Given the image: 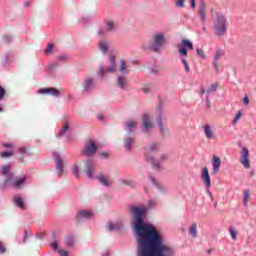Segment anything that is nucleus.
<instances>
[{
  "label": "nucleus",
  "mask_w": 256,
  "mask_h": 256,
  "mask_svg": "<svg viewBox=\"0 0 256 256\" xmlns=\"http://www.w3.org/2000/svg\"><path fill=\"white\" fill-rule=\"evenodd\" d=\"M131 213L136 219L134 231L137 241V256H173L175 251L171 245L167 244L165 236L152 224L144 223L143 218L147 214V207L133 206Z\"/></svg>",
  "instance_id": "1"
},
{
  "label": "nucleus",
  "mask_w": 256,
  "mask_h": 256,
  "mask_svg": "<svg viewBox=\"0 0 256 256\" xmlns=\"http://www.w3.org/2000/svg\"><path fill=\"white\" fill-rule=\"evenodd\" d=\"M165 33L163 32H156L153 35V43L151 45L147 44V42H144L142 44V49L147 50L149 49L150 51H154L157 53L163 48V45H165Z\"/></svg>",
  "instance_id": "2"
},
{
  "label": "nucleus",
  "mask_w": 256,
  "mask_h": 256,
  "mask_svg": "<svg viewBox=\"0 0 256 256\" xmlns=\"http://www.w3.org/2000/svg\"><path fill=\"white\" fill-rule=\"evenodd\" d=\"M214 33L217 37H223L227 33V18L223 13H217L214 19Z\"/></svg>",
  "instance_id": "3"
},
{
  "label": "nucleus",
  "mask_w": 256,
  "mask_h": 256,
  "mask_svg": "<svg viewBox=\"0 0 256 256\" xmlns=\"http://www.w3.org/2000/svg\"><path fill=\"white\" fill-rule=\"evenodd\" d=\"M109 63H110V66H108L106 70L103 67V65L100 66V69L98 72L100 79H103V77H105L107 73H115V69H117V66L115 65V56L113 55L109 56Z\"/></svg>",
  "instance_id": "4"
},
{
  "label": "nucleus",
  "mask_w": 256,
  "mask_h": 256,
  "mask_svg": "<svg viewBox=\"0 0 256 256\" xmlns=\"http://www.w3.org/2000/svg\"><path fill=\"white\" fill-rule=\"evenodd\" d=\"M179 53L184 57H187V51H193V42L182 39L181 43L178 44Z\"/></svg>",
  "instance_id": "5"
},
{
  "label": "nucleus",
  "mask_w": 256,
  "mask_h": 256,
  "mask_svg": "<svg viewBox=\"0 0 256 256\" xmlns=\"http://www.w3.org/2000/svg\"><path fill=\"white\" fill-rule=\"evenodd\" d=\"M97 151V144H95V141L89 140L86 142L85 148L83 150V154L86 155V157H91V155H95Z\"/></svg>",
  "instance_id": "6"
},
{
  "label": "nucleus",
  "mask_w": 256,
  "mask_h": 256,
  "mask_svg": "<svg viewBox=\"0 0 256 256\" xmlns=\"http://www.w3.org/2000/svg\"><path fill=\"white\" fill-rule=\"evenodd\" d=\"M240 163L245 167V169H251V162H249V149H247V147H242Z\"/></svg>",
  "instance_id": "7"
},
{
  "label": "nucleus",
  "mask_w": 256,
  "mask_h": 256,
  "mask_svg": "<svg viewBox=\"0 0 256 256\" xmlns=\"http://www.w3.org/2000/svg\"><path fill=\"white\" fill-rule=\"evenodd\" d=\"M155 129V123L153 120L149 118L147 114L143 115V131L147 133V131H153Z\"/></svg>",
  "instance_id": "8"
},
{
  "label": "nucleus",
  "mask_w": 256,
  "mask_h": 256,
  "mask_svg": "<svg viewBox=\"0 0 256 256\" xmlns=\"http://www.w3.org/2000/svg\"><path fill=\"white\" fill-rule=\"evenodd\" d=\"M9 171H11V164L4 165L0 169L1 175H6L4 185H7V183H9L13 180V173H9Z\"/></svg>",
  "instance_id": "9"
},
{
  "label": "nucleus",
  "mask_w": 256,
  "mask_h": 256,
  "mask_svg": "<svg viewBox=\"0 0 256 256\" xmlns=\"http://www.w3.org/2000/svg\"><path fill=\"white\" fill-rule=\"evenodd\" d=\"M201 180L206 187H211V175H209V168L207 166L201 170Z\"/></svg>",
  "instance_id": "10"
},
{
  "label": "nucleus",
  "mask_w": 256,
  "mask_h": 256,
  "mask_svg": "<svg viewBox=\"0 0 256 256\" xmlns=\"http://www.w3.org/2000/svg\"><path fill=\"white\" fill-rule=\"evenodd\" d=\"M157 123H158L160 133L162 135H165V133H167V131H168V129H167V118H165L163 115H160L157 119Z\"/></svg>",
  "instance_id": "11"
},
{
  "label": "nucleus",
  "mask_w": 256,
  "mask_h": 256,
  "mask_svg": "<svg viewBox=\"0 0 256 256\" xmlns=\"http://www.w3.org/2000/svg\"><path fill=\"white\" fill-rule=\"evenodd\" d=\"M223 55H225V50L223 49L216 50L214 54L213 66L217 72H219V60L223 57Z\"/></svg>",
  "instance_id": "12"
},
{
  "label": "nucleus",
  "mask_w": 256,
  "mask_h": 256,
  "mask_svg": "<svg viewBox=\"0 0 256 256\" xmlns=\"http://www.w3.org/2000/svg\"><path fill=\"white\" fill-rule=\"evenodd\" d=\"M54 160L56 163V169L58 172V176L61 177V175H63V158H61V156L57 153H54Z\"/></svg>",
  "instance_id": "13"
},
{
  "label": "nucleus",
  "mask_w": 256,
  "mask_h": 256,
  "mask_svg": "<svg viewBox=\"0 0 256 256\" xmlns=\"http://www.w3.org/2000/svg\"><path fill=\"white\" fill-rule=\"evenodd\" d=\"M221 169V158L219 156L212 157V173L213 175H217Z\"/></svg>",
  "instance_id": "14"
},
{
  "label": "nucleus",
  "mask_w": 256,
  "mask_h": 256,
  "mask_svg": "<svg viewBox=\"0 0 256 256\" xmlns=\"http://www.w3.org/2000/svg\"><path fill=\"white\" fill-rule=\"evenodd\" d=\"M13 203L18 209H21V211H25L27 209V206L25 205V199L21 197L20 195H16L13 197Z\"/></svg>",
  "instance_id": "15"
},
{
  "label": "nucleus",
  "mask_w": 256,
  "mask_h": 256,
  "mask_svg": "<svg viewBox=\"0 0 256 256\" xmlns=\"http://www.w3.org/2000/svg\"><path fill=\"white\" fill-rule=\"evenodd\" d=\"M42 95H52L53 97H59L61 92L56 88H43L39 90Z\"/></svg>",
  "instance_id": "16"
},
{
  "label": "nucleus",
  "mask_w": 256,
  "mask_h": 256,
  "mask_svg": "<svg viewBox=\"0 0 256 256\" xmlns=\"http://www.w3.org/2000/svg\"><path fill=\"white\" fill-rule=\"evenodd\" d=\"M203 131L206 139L211 140L215 139V132L213 131V127L209 124L203 126Z\"/></svg>",
  "instance_id": "17"
},
{
  "label": "nucleus",
  "mask_w": 256,
  "mask_h": 256,
  "mask_svg": "<svg viewBox=\"0 0 256 256\" xmlns=\"http://www.w3.org/2000/svg\"><path fill=\"white\" fill-rule=\"evenodd\" d=\"M199 16L202 23H205V21H207V5L205 4V2L200 3Z\"/></svg>",
  "instance_id": "18"
},
{
  "label": "nucleus",
  "mask_w": 256,
  "mask_h": 256,
  "mask_svg": "<svg viewBox=\"0 0 256 256\" xmlns=\"http://www.w3.org/2000/svg\"><path fill=\"white\" fill-rule=\"evenodd\" d=\"M91 218H93V212L89 210L78 211L77 219L81 220V219H91Z\"/></svg>",
  "instance_id": "19"
},
{
  "label": "nucleus",
  "mask_w": 256,
  "mask_h": 256,
  "mask_svg": "<svg viewBox=\"0 0 256 256\" xmlns=\"http://www.w3.org/2000/svg\"><path fill=\"white\" fill-rule=\"evenodd\" d=\"M125 129L127 133H133L137 129V122L135 120L125 122Z\"/></svg>",
  "instance_id": "20"
},
{
  "label": "nucleus",
  "mask_w": 256,
  "mask_h": 256,
  "mask_svg": "<svg viewBox=\"0 0 256 256\" xmlns=\"http://www.w3.org/2000/svg\"><path fill=\"white\" fill-rule=\"evenodd\" d=\"M25 181H27V176L22 178H16L11 184L10 187H14V189H19L21 185H25Z\"/></svg>",
  "instance_id": "21"
},
{
  "label": "nucleus",
  "mask_w": 256,
  "mask_h": 256,
  "mask_svg": "<svg viewBox=\"0 0 256 256\" xmlns=\"http://www.w3.org/2000/svg\"><path fill=\"white\" fill-rule=\"evenodd\" d=\"M94 169H95V164L92 161L86 162V175L88 179H93Z\"/></svg>",
  "instance_id": "22"
},
{
  "label": "nucleus",
  "mask_w": 256,
  "mask_h": 256,
  "mask_svg": "<svg viewBox=\"0 0 256 256\" xmlns=\"http://www.w3.org/2000/svg\"><path fill=\"white\" fill-rule=\"evenodd\" d=\"M98 47L100 49V51H102V53H104V55H106V53L109 51V41L102 39L99 41L98 43Z\"/></svg>",
  "instance_id": "23"
},
{
  "label": "nucleus",
  "mask_w": 256,
  "mask_h": 256,
  "mask_svg": "<svg viewBox=\"0 0 256 256\" xmlns=\"http://www.w3.org/2000/svg\"><path fill=\"white\" fill-rule=\"evenodd\" d=\"M133 143H135V138L128 136L124 139V147L126 151H131L133 149Z\"/></svg>",
  "instance_id": "24"
},
{
  "label": "nucleus",
  "mask_w": 256,
  "mask_h": 256,
  "mask_svg": "<svg viewBox=\"0 0 256 256\" xmlns=\"http://www.w3.org/2000/svg\"><path fill=\"white\" fill-rule=\"evenodd\" d=\"M106 31L111 33L117 29V23L113 20H106Z\"/></svg>",
  "instance_id": "25"
},
{
  "label": "nucleus",
  "mask_w": 256,
  "mask_h": 256,
  "mask_svg": "<svg viewBox=\"0 0 256 256\" xmlns=\"http://www.w3.org/2000/svg\"><path fill=\"white\" fill-rule=\"evenodd\" d=\"M97 179L102 185H104V187L111 186V181H109V178L105 176V174L98 175Z\"/></svg>",
  "instance_id": "26"
},
{
  "label": "nucleus",
  "mask_w": 256,
  "mask_h": 256,
  "mask_svg": "<svg viewBox=\"0 0 256 256\" xmlns=\"http://www.w3.org/2000/svg\"><path fill=\"white\" fill-rule=\"evenodd\" d=\"M117 86L120 87V89H126L127 88V77L118 76L117 77Z\"/></svg>",
  "instance_id": "27"
},
{
  "label": "nucleus",
  "mask_w": 256,
  "mask_h": 256,
  "mask_svg": "<svg viewBox=\"0 0 256 256\" xmlns=\"http://www.w3.org/2000/svg\"><path fill=\"white\" fill-rule=\"evenodd\" d=\"M83 87L85 93L89 92L90 89H93V78H86Z\"/></svg>",
  "instance_id": "28"
},
{
  "label": "nucleus",
  "mask_w": 256,
  "mask_h": 256,
  "mask_svg": "<svg viewBox=\"0 0 256 256\" xmlns=\"http://www.w3.org/2000/svg\"><path fill=\"white\" fill-rule=\"evenodd\" d=\"M123 229V223L119 222V223H116V224H113L111 222L108 223V230L109 231H119Z\"/></svg>",
  "instance_id": "29"
},
{
  "label": "nucleus",
  "mask_w": 256,
  "mask_h": 256,
  "mask_svg": "<svg viewBox=\"0 0 256 256\" xmlns=\"http://www.w3.org/2000/svg\"><path fill=\"white\" fill-rule=\"evenodd\" d=\"M229 233L231 235L232 241H237V237L239 235V231L237 230V228L234 227V226H230L229 227Z\"/></svg>",
  "instance_id": "30"
},
{
  "label": "nucleus",
  "mask_w": 256,
  "mask_h": 256,
  "mask_svg": "<svg viewBox=\"0 0 256 256\" xmlns=\"http://www.w3.org/2000/svg\"><path fill=\"white\" fill-rule=\"evenodd\" d=\"M146 160L150 161V163H152L153 167H155L156 169H159L161 167V162H159V160H155V158H153L151 155H147L146 154Z\"/></svg>",
  "instance_id": "31"
},
{
  "label": "nucleus",
  "mask_w": 256,
  "mask_h": 256,
  "mask_svg": "<svg viewBox=\"0 0 256 256\" xmlns=\"http://www.w3.org/2000/svg\"><path fill=\"white\" fill-rule=\"evenodd\" d=\"M120 73L123 75H127V73H129V66H127V62H125V60L120 61Z\"/></svg>",
  "instance_id": "32"
},
{
  "label": "nucleus",
  "mask_w": 256,
  "mask_h": 256,
  "mask_svg": "<svg viewBox=\"0 0 256 256\" xmlns=\"http://www.w3.org/2000/svg\"><path fill=\"white\" fill-rule=\"evenodd\" d=\"M249 199H251V192H249V190H245L243 196V205L245 207L249 205Z\"/></svg>",
  "instance_id": "33"
},
{
  "label": "nucleus",
  "mask_w": 256,
  "mask_h": 256,
  "mask_svg": "<svg viewBox=\"0 0 256 256\" xmlns=\"http://www.w3.org/2000/svg\"><path fill=\"white\" fill-rule=\"evenodd\" d=\"M65 243L67 245V247H73L74 243H75V236L73 235H69L65 238Z\"/></svg>",
  "instance_id": "34"
},
{
  "label": "nucleus",
  "mask_w": 256,
  "mask_h": 256,
  "mask_svg": "<svg viewBox=\"0 0 256 256\" xmlns=\"http://www.w3.org/2000/svg\"><path fill=\"white\" fill-rule=\"evenodd\" d=\"M150 180L153 183V185H155V187H157V189H159V191H163V185L161 184V182H159L153 176H150Z\"/></svg>",
  "instance_id": "35"
},
{
  "label": "nucleus",
  "mask_w": 256,
  "mask_h": 256,
  "mask_svg": "<svg viewBox=\"0 0 256 256\" xmlns=\"http://www.w3.org/2000/svg\"><path fill=\"white\" fill-rule=\"evenodd\" d=\"M67 131H69V124H65L64 127L60 130V132L57 134V137H63L67 134Z\"/></svg>",
  "instance_id": "36"
},
{
  "label": "nucleus",
  "mask_w": 256,
  "mask_h": 256,
  "mask_svg": "<svg viewBox=\"0 0 256 256\" xmlns=\"http://www.w3.org/2000/svg\"><path fill=\"white\" fill-rule=\"evenodd\" d=\"M190 235L191 237H197V224H192L190 227Z\"/></svg>",
  "instance_id": "37"
},
{
  "label": "nucleus",
  "mask_w": 256,
  "mask_h": 256,
  "mask_svg": "<svg viewBox=\"0 0 256 256\" xmlns=\"http://www.w3.org/2000/svg\"><path fill=\"white\" fill-rule=\"evenodd\" d=\"M217 87H219V84H217V83L212 84V85L210 86V89H208V90L206 91V94H207V95H211V93H215V91H217Z\"/></svg>",
  "instance_id": "38"
},
{
  "label": "nucleus",
  "mask_w": 256,
  "mask_h": 256,
  "mask_svg": "<svg viewBox=\"0 0 256 256\" xmlns=\"http://www.w3.org/2000/svg\"><path fill=\"white\" fill-rule=\"evenodd\" d=\"M159 149V144L158 143H153L150 145V148L146 150V153H153L154 151H157Z\"/></svg>",
  "instance_id": "39"
},
{
  "label": "nucleus",
  "mask_w": 256,
  "mask_h": 256,
  "mask_svg": "<svg viewBox=\"0 0 256 256\" xmlns=\"http://www.w3.org/2000/svg\"><path fill=\"white\" fill-rule=\"evenodd\" d=\"M196 53L198 57H200V59H207V56L205 55V51H203V49L197 48Z\"/></svg>",
  "instance_id": "40"
},
{
  "label": "nucleus",
  "mask_w": 256,
  "mask_h": 256,
  "mask_svg": "<svg viewBox=\"0 0 256 256\" xmlns=\"http://www.w3.org/2000/svg\"><path fill=\"white\" fill-rule=\"evenodd\" d=\"M53 49H55V45H53L52 43H49L47 48L45 49L44 53L46 55H50V53L53 52Z\"/></svg>",
  "instance_id": "41"
},
{
  "label": "nucleus",
  "mask_w": 256,
  "mask_h": 256,
  "mask_svg": "<svg viewBox=\"0 0 256 256\" xmlns=\"http://www.w3.org/2000/svg\"><path fill=\"white\" fill-rule=\"evenodd\" d=\"M13 155H15L13 151L0 153V157H2V159H6V157H13Z\"/></svg>",
  "instance_id": "42"
},
{
  "label": "nucleus",
  "mask_w": 256,
  "mask_h": 256,
  "mask_svg": "<svg viewBox=\"0 0 256 256\" xmlns=\"http://www.w3.org/2000/svg\"><path fill=\"white\" fill-rule=\"evenodd\" d=\"M241 117H243V110H239L236 114V117L233 120L234 125L239 122V119H241Z\"/></svg>",
  "instance_id": "43"
},
{
  "label": "nucleus",
  "mask_w": 256,
  "mask_h": 256,
  "mask_svg": "<svg viewBox=\"0 0 256 256\" xmlns=\"http://www.w3.org/2000/svg\"><path fill=\"white\" fill-rule=\"evenodd\" d=\"M73 175L76 177V179H79L81 175L79 174V167L75 165L72 169Z\"/></svg>",
  "instance_id": "44"
},
{
  "label": "nucleus",
  "mask_w": 256,
  "mask_h": 256,
  "mask_svg": "<svg viewBox=\"0 0 256 256\" xmlns=\"http://www.w3.org/2000/svg\"><path fill=\"white\" fill-rule=\"evenodd\" d=\"M175 7L179 9H183V7H185V0H176Z\"/></svg>",
  "instance_id": "45"
},
{
  "label": "nucleus",
  "mask_w": 256,
  "mask_h": 256,
  "mask_svg": "<svg viewBox=\"0 0 256 256\" xmlns=\"http://www.w3.org/2000/svg\"><path fill=\"white\" fill-rule=\"evenodd\" d=\"M122 183H124V185H128L129 187H135L136 183L132 180H123Z\"/></svg>",
  "instance_id": "46"
},
{
  "label": "nucleus",
  "mask_w": 256,
  "mask_h": 256,
  "mask_svg": "<svg viewBox=\"0 0 256 256\" xmlns=\"http://www.w3.org/2000/svg\"><path fill=\"white\" fill-rule=\"evenodd\" d=\"M182 63L184 64L187 73H189V71H191V68L189 67V62H187V59L183 58Z\"/></svg>",
  "instance_id": "47"
},
{
  "label": "nucleus",
  "mask_w": 256,
  "mask_h": 256,
  "mask_svg": "<svg viewBox=\"0 0 256 256\" xmlns=\"http://www.w3.org/2000/svg\"><path fill=\"white\" fill-rule=\"evenodd\" d=\"M150 73H152L153 75H158L159 74V68L158 67L150 68Z\"/></svg>",
  "instance_id": "48"
},
{
  "label": "nucleus",
  "mask_w": 256,
  "mask_h": 256,
  "mask_svg": "<svg viewBox=\"0 0 256 256\" xmlns=\"http://www.w3.org/2000/svg\"><path fill=\"white\" fill-rule=\"evenodd\" d=\"M19 153L21 155H29V153L27 152V148H25V147L19 148Z\"/></svg>",
  "instance_id": "49"
},
{
  "label": "nucleus",
  "mask_w": 256,
  "mask_h": 256,
  "mask_svg": "<svg viewBox=\"0 0 256 256\" xmlns=\"http://www.w3.org/2000/svg\"><path fill=\"white\" fill-rule=\"evenodd\" d=\"M5 97V88L0 86V101Z\"/></svg>",
  "instance_id": "50"
},
{
  "label": "nucleus",
  "mask_w": 256,
  "mask_h": 256,
  "mask_svg": "<svg viewBox=\"0 0 256 256\" xmlns=\"http://www.w3.org/2000/svg\"><path fill=\"white\" fill-rule=\"evenodd\" d=\"M4 41L5 43H11V41H13V37H11V35H5Z\"/></svg>",
  "instance_id": "51"
},
{
  "label": "nucleus",
  "mask_w": 256,
  "mask_h": 256,
  "mask_svg": "<svg viewBox=\"0 0 256 256\" xmlns=\"http://www.w3.org/2000/svg\"><path fill=\"white\" fill-rule=\"evenodd\" d=\"M243 105H245V107L249 105V96H247V94L243 98Z\"/></svg>",
  "instance_id": "52"
},
{
  "label": "nucleus",
  "mask_w": 256,
  "mask_h": 256,
  "mask_svg": "<svg viewBox=\"0 0 256 256\" xmlns=\"http://www.w3.org/2000/svg\"><path fill=\"white\" fill-rule=\"evenodd\" d=\"M155 205H157V201L150 200L148 203V209H151V207H155Z\"/></svg>",
  "instance_id": "53"
},
{
  "label": "nucleus",
  "mask_w": 256,
  "mask_h": 256,
  "mask_svg": "<svg viewBox=\"0 0 256 256\" xmlns=\"http://www.w3.org/2000/svg\"><path fill=\"white\" fill-rule=\"evenodd\" d=\"M58 253L60 256H69V252L66 250H58Z\"/></svg>",
  "instance_id": "54"
},
{
  "label": "nucleus",
  "mask_w": 256,
  "mask_h": 256,
  "mask_svg": "<svg viewBox=\"0 0 256 256\" xmlns=\"http://www.w3.org/2000/svg\"><path fill=\"white\" fill-rule=\"evenodd\" d=\"M68 56L66 54L58 56V61H67Z\"/></svg>",
  "instance_id": "55"
},
{
  "label": "nucleus",
  "mask_w": 256,
  "mask_h": 256,
  "mask_svg": "<svg viewBox=\"0 0 256 256\" xmlns=\"http://www.w3.org/2000/svg\"><path fill=\"white\" fill-rule=\"evenodd\" d=\"M2 145H3V147H6V148H13V147H15V145H13L12 143H4Z\"/></svg>",
  "instance_id": "56"
},
{
  "label": "nucleus",
  "mask_w": 256,
  "mask_h": 256,
  "mask_svg": "<svg viewBox=\"0 0 256 256\" xmlns=\"http://www.w3.org/2000/svg\"><path fill=\"white\" fill-rule=\"evenodd\" d=\"M206 107L207 109L211 108V101H209V97H206Z\"/></svg>",
  "instance_id": "57"
},
{
  "label": "nucleus",
  "mask_w": 256,
  "mask_h": 256,
  "mask_svg": "<svg viewBox=\"0 0 256 256\" xmlns=\"http://www.w3.org/2000/svg\"><path fill=\"white\" fill-rule=\"evenodd\" d=\"M142 91L144 93H149V91H151V89L149 88V86H145V87L142 88Z\"/></svg>",
  "instance_id": "58"
},
{
  "label": "nucleus",
  "mask_w": 256,
  "mask_h": 256,
  "mask_svg": "<svg viewBox=\"0 0 256 256\" xmlns=\"http://www.w3.org/2000/svg\"><path fill=\"white\" fill-rule=\"evenodd\" d=\"M0 253H5V246L0 242Z\"/></svg>",
  "instance_id": "59"
},
{
  "label": "nucleus",
  "mask_w": 256,
  "mask_h": 256,
  "mask_svg": "<svg viewBox=\"0 0 256 256\" xmlns=\"http://www.w3.org/2000/svg\"><path fill=\"white\" fill-rule=\"evenodd\" d=\"M51 246H52V249H54V251H55V250H57L58 244H57V242H53L51 244Z\"/></svg>",
  "instance_id": "60"
},
{
  "label": "nucleus",
  "mask_w": 256,
  "mask_h": 256,
  "mask_svg": "<svg viewBox=\"0 0 256 256\" xmlns=\"http://www.w3.org/2000/svg\"><path fill=\"white\" fill-rule=\"evenodd\" d=\"M98 35H105V30L103 29L98 30Z\"/></svg>",
  "instance_id": "61"
},
{
  "label": "nucleus",
  "mask_w": 256,
  "mask_h": 256,
  "mask_svg": "<svg viewBox=\"0 0 256 256\" xmlns=\"http://www.w3.org/2000/svg\"><path fill=\"white\" fill-rule=\"evenodd\" d=\"M199 93L200 95H205V88L201 87Z\"/></svg>",
  "instance_id": "62"
},
{
  "label": "nucleus",
  "mask_w": 256,
  "mask_h": 256,
  "mask_svg": "<svg viewBox=\"0 0 256 256\" xmlns=\"http://www.w3.org/2000/svg\"><path fill=\"white\" fill-rule=\"evenodd\" d=\"M190 3L192 5V9H195L196 7L195 0H190Z\"/></svg>",
  "instance_id": "63"
},
{
  "label": "nucleus",
  "mask_w": 256,
  "mask_h": 256,
  "mask_svg": "<svg viewBox=\"0 0 256 256\" xmlns=\"http://www.w3.org/2000/svg\"><path fill=\"white\" fill-rule=\"evenodd\" d=\"M24 7H31V2H29V1L25 2Z\"/></svg>",
  "instance_id": "64"
}]
</instances>
